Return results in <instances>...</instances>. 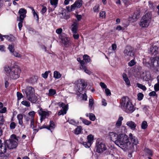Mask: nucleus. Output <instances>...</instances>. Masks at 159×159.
Wrapping results in <instances>:
<instances>
[{"instance_id": "f257e3e1", "label": "nucleus", "mask_w": 159, "mask_h": 159, "mask_svg": "<svg viewBox=\"0 0 159 159\" xmlns=\"http://www.w3.org/2000/svg\"><path fill=\"white\" fill-rule=\"evenodd\" d=\"M115 143L116 145L122 149L129 148L130 144L128 137L124 134H119Z\"/></svg>"}, {"instance_id": "f03ea898", "label": "nucleus", "mask_w": 159, "mask_h": 159, "mask_svg": "<svg viewBox=\"0 0 159 159\" xmlns=\"http://www.w3.org/2000/svg\"><path fill=\"white\" fill-rule=\"evenodd\" d=\"M120 105L121 108L127 113H132L135 110L134 106L127 97H123L122 98Z\"/></svg>"}, {"instance_id": "7ed1b4c3", "label": "nucleus", "mask_w": 159, "mask_h": 159, "mask_svg": "<svg viewBox=\"0 0 159 159\" xmlns=\"http://www.w3.org/2000/svg\"><path fill=\"white\" fill-rule=\"evenodd\" d=\"M4 70L7 75L12 79H16L18 78L20 73V70L16 66L11 68L8 66H6Z\"/></svg>"}, {"instance_id": "20e7f679", "label": "nucleus", "mask_w": 159, "mask_h": 159, "mask_svg": "<svg viewBox=\"0 0 159 159\" xmlns=\"http://www.w3.org/2000/svg\"><path fill=\"white\" fill-rule=\"evenodd\" d=\"M18 141V139L16 135L12 134L9 140H6L5 142V146L10 149L15 148L17 146Z\"/></svg>"}, {"instance_id": "39448f33", "label": "nucleus", "mask_w": 159, "mask_h": 159, "mask_svg": "<svg viewBox=\"0 0 159 159\" xmlns=\"http://www.w3.org/2000/svg\"><path fill=\"white\" fill-rule=\"evenodd\" d=\"M152 20V14L151 12H148L142 17L140 25L142 27H147Z\"/></svg>"}, {"instance_id": "423d86ee", "label": "nucleus", "mask_w": 159, "mask_h": 159, "mask_svg": "<svg viewBox=\"0 0 159 159\" xmlns=\"http://www.w3.org/2000/svg\"><path fill=\"white\" fill-rule=\"evenodd\" d=\"M74 84L75 90L78 92L80 93L86 87L85 83L84 80L79 79L75 81Z\"/></svg>"}, {"instance_id": "0eeeda50", "label": "nucleus", "mask_w": 159, "mask_h": 159, "mask_svg": "<svg viewBox=\"0 0 159 159\" xmlns=\"http://www.w3.org/2000/svg\"><path fill=\"white\" fill-rule=\"evenodd\" d=\"M107 148L105 143L103 142L97 140L96 150L98 153H102L107 150Z\"/></svg>"}, {"instance_id": "6e6552de", "label": "nucleus", "mask_w": 159, "mask_h": 159, "mask_svg": "<svg viewBox=\"0 0 159 159\" xmlns=\"http://www.w3.org/2000/svg\"><path fill=\"white\" fill-rule=\"evenodd\" d=\"M150 66L157 71H159V57H156L151 58Z\"/></svg>"}, {"instance_id": "1a4fd4ad", "label": "nucleus", "mask_w": 159, "mask_h": 159, "mask_svg": "<svg viewBox=\"0 0 159 159\" xmlns=\"http://www.w3.org/2000/svg\"><path fill=\"white\" fill-rule=\"evenodd\" d=\"M39 108L40 109L38 111L39 114L41 116L40 121L41 122H42L43 119L47 118L51 114V112L48 111H44L41 107Z\"/></svg>"}, {"instance_id": "9d476101", "label": "nucleus", "mask_w": 159, "mask_h": 159, "mask_svg": "<svg viewBox=\"0 0 159 159\" xmlns=\"http://www.w3.org/2000/svg\"><path fill=\"white\" fill-rule=\"evenodd\" d=\"M82 0H77L75 3L71 5L70 7H67L68 11H73L76 8H80L82 5Z\"/></svg>"}, {"instance_id": "9b49d317", "label": "nucleus", "mask_w": 159, "mask_h": 159, "mask_svg": "<svg viewBox=\"0 0 159 159\" xmlns=\"http://www.w3.org/2000/svg\"><path fill=\"white\" fill-rule=\"evenodd\" d=\"M59 106L61 107L63 110H61L58 113V115H64L66 113V111L68 109V105H66L64 103L62 102H59L58 104Z\"/></svg>"}, {"instance_id": "f8f14e48", "label": "nucleus", "mask_w": 159, "mask_h": 159, "mask_svg": "<svg viewBox=\"0 0 159 159\" xmlns=\"http://www.w3.org/2000/svg\"><path fill=\"white\" fill-rule=\"evenodd\" d=\"M59 38L61 39L62 43L66 47H68L70 45L71 41L70 40L69 38L65 36V34L63 33L59 36Z\"/></svg>"}, {"instance_id": "ddd939ff", "label": "nucleus", "mask_w": 159, "mask_h": 159, "mask_svg": "<svg viewBox=\"0 0 159 159\" xmlns=\"http://www.w3.org/2000/svg\"><path fill=\"white\" fill-rule=\"evenodd\" d=\"M125 57L127 58L133 57L134 55L133 49L130 46H127L124 51Z\"/></svg>"}, {"instance_id": "4468645a", "label": "nucleus", "mask_w": 159, "mask_h": 159, "mask_svg": "<svg viewBox=\"0 0 159 159\" xmlns=\"http://www.w3.org/2000/svg\"><path fill=\"white\" fill-rule=\"evenodd\" d=\"M18 13L20 16L19 19L22 21V20H23L24 18L26 16L27 10L24 8H21L19 9Z\"/></svg>"}, {"instance_id": "2eb2a0df", "label": "nucleus", "mask_w": 159, "mask_h": 159, "mask_svg": "<svg viewBox=\"0 0 159 159\" xmlns=\"http://www.w3.org/2000/svg\"><path fill=\"white\" fill-rule=\"evenodd\" d=\"M139 17V14L138 12H134L132 16H130L129 20L132 22L136 21Z\"/></svg>"}, {"instance_id": "dca6fc26", "label": "nucleus", "mask_w": 159, "mask_h": 159, "mask_svg": "<svg viewBox=\"0 0 159 159\" xmlns=\"http://www.w3.org/2000/svg\"><path fill=\"white\" fill-rule=\"evenodd\" d=\"M25 92L26 95L27 97L34 94V89L31 87H27L25 90Z\"/></svg>"}, {"instance_id": "f3484780", "label": "nucleus", "mask_w": 159, "mask_h": 159, "mask_svg": "<svg viewBox=\"0 0 159 159\" xmlns=\"http://www.w3.org/2000/svg\"><path fill=\"white\" fill-rule=\"evenodd\" d=\"M129 136L131 143L135 145L138 143V141L137 138L135 136L133 135L131 133L129 134Z\"/></svg>"}, {"instance_id": "a211bd4d", "label": "nucleus", "mask_w": 159, "mask_h": 159, "mask_svg": "<svg viewBox=\"0 0 159 159\" xmlns=\"http://www.w3.org/2000/svg\"><path fill=\"white\" fill-rule=\"evenodd\" d=\"M157 49L158 48L157 46L153 45L150 47L149 50V53L155 55L157 53Z\"/></svg>"}, {"instance_id": "6ab92c4d", "label": "nucleus", "mask_w": 159, "mask_h": 159, "mask_svg": "<svg viewBox=\"0 0 159 159\" xmlns=\"http://www.w3.org/2000/svg\"><path fill=\"white\" fill-rule=\"evenodd\" d=\"M11 54L12 55H13L15 57L20 58L21 59H25L26 58V57L24 55H21L18 52L15 51L12 52Z\"/></svg>"}, {"instance_id": "aec40b11", "label": "nucleus", "mask_w": 159, "mask_h": 159, "mask_svg": "<svg viewBox=\"0 0 159 159\" xmlns=\"http://www.w3.org/2000/svg\"><path fill=\"white\" fill-rule=\"evenodd\" d=\"M126 124L132 130L135 129L136 126V124L134 122L132 121L127 122Z\"/></svg>"}, {"instance_id": "412c9836", "label": "nucleus", "mask_w": 159, "mask_h": 159, "mask_svg": "<svg viewBox=\"0 0 159 159\" xmlns=\"http://www.w3.org/2000/svg\"><path fill=\"white\" fill-rule=\"evenodd\" d=\"M27 97L28 100L32 103H35L37 100V97L34 93Z\"/></svg>"}, {"instance_id": "4be33fe9", "label": "nucleus", "mask_w": 159, "mask_h": 159, "mask_svg": "<svg viewBox=\"0 0 159 159\" xmlns=\"http://www.w3.org/2000/svg\"><path fill=\"white\" fill-rule=\"evenodd\" d=\"M38 77L36 76H33L27 80L28 82L32 84H34L37 82Z\"/></svg>"}, {"instance_id": "5701e85b", "label": "nucleus", "mask_w": 159, "mask_h": 159, "mask_svg": "<svg viewBox=\"0 0 159 159\" xmlns=\"http://www.w3.org/2000/svg\"><path fill=\"white\" fill-rule=\"evenodd\" d=\"M0 156H2V155L6 152L7 149L5 146H3L2 141L0 140Z\"/></svg>"}, {"instance_id": "b1692460", "label": "nucleus", "mask_w": 159, "mask_h": 159, "mask_svg": "<svg viewBox=\"0 0 159 159\" xmlns=\"http://www.w3.org/2000/svg\"><path fill=\"white\" fill-rule=\"evenodd\" d=\"M30 127L33 128L34 130H36L37 132L38 131V129H36L37 127V124L34 120L30 121Z\"/></svg>"}, {"instance_id": "393cba45", "label": "nucleus", "mask_w": 159, "mask_h": 159, "mask_svg": "<svg viewBox=\"0 0 159 159\" xmlns=\"http://www.w3.org/2000/svg\"><path fill=\"white\" fill-rule=\"evenodd\" d=\"M17 118L19 124L22 126H23V115L22 114H19L17 115Z\"/></svg>"}, {"instance_id": "a878e982", "label": "nucleus", "mask_w": 159, "mask_h": 159, "mask_svg": "<svg viewBox=\"0 0 159 159\" xmlns=\"http://www.w3.org/2000/svg\"><path fill=\"white\" fill-rule=\"evenodd\" d=\"M94 139V136L92 134H89L87 137L88 143H89V145L91 146L93 143Z\"/></svg>"}, {"instance_id": "bb28decb", "label": "nucleus", "mask_w": 159, "mask_h": 159, "mask_svg": "<svg viewBox=\"0 0 159 159\" xmlns=\"http://www.w3.org/2000/svg\"><path fill=\"white\" fill-rule=\"evenodd\" d=\"M122 77L123 79L125 81L126 84L128 86H130V82L129 80L127 77V75L125 73H123L122 75Z\"/></svg>"}, {"instance_id": "cd10ccee", "label": "nucleus", "mask_w": 159, "mask_h": 159, "mask_svg": "<svg viewBox=\"0 0 159 159\" xmlns=\"http://www.w3.org/2000/svg\"><path fill=\"white\" fill-rule=\"evenodd\" d=\"M78 29V24L75 22H74L71 25V30L72 33L77 32Z\"/></svg>"}, {"instance_id": "c85d7f7f", "label": "nucleus", "mask_w": 159, "mask_h": 159, "mask_svg": "<svg viewBox=\"0 0 159 159\" xmlns=\"http://www.w3.org/2000/svg\"><path fill=\"white\" fill-rule=\"evenodd\" d=\"M109 135L111 139L113 141L115 139H117L118 135L115 133L111 132L109 133Z\"/></svg>"}, {"instance_id": "c756f323", "label": "nucleus", "mask_w": 159, "mask_h": 159, "mask_svg": "<svg viewBox=\"0 0 159 159\" xmlns=\"http://www.w3.org/2000/svg\"><path fill=\"white\" fill-rule=\"evenodd\" d=\"M123 120V118L122 116H119L116 124V126L118 127H121L122 125V121Z\"/></svg>"}, {"instance_id": "7c9ffc66", "label": "nucleus", "mask_w": 159, "mask_h": 159, "mask_svg": "<svg viewBox=\"0 0 159 159\" xmlns=\"http://www.w3.org/2000/svg\"><path fill=\"white\" fill-rule=\"evenodd\" d=\"M55 127V125L54 122L52 121H51L50 122V125L48 127H42L40 129H42L43 128H46L50 130L54 128Z\"/></svg>"}, {"instance_id": "2f4dec72", "label": "nucleus", "mask_w": 159, "mask_h": 159, "mask_svg": "<svg viewBox=\"0 0 159 159\" xmlns=\"http://www.w3.org/2000/svg\"><path fill=\"white\" fill-rule=\"evenodd\" d=\"M4 38L10 41H15L16 39L15 37L11 35H10V36L4 35Z\"/></svg>"}, {"instance_id": "473e14b6", "label": "nucleus", "mask_w": 159, "mask_h": 159, "mask_svg": "<svg viewBox=\"0 0 159 159\" xmlns=\"http://www.w3.org/2000/svg\"><path fill=\"white\" fill-rule=\"evenodd\" d=\"M61 76V75L58 71H55L53 73V77L56 79H60Z\"/></svg>"}, {"instance_id": "72a5a7b5", "label": "nucleus", "mask_w": 159, "mask_h": 159, "mask_svg": "<svg viewBox=\"0 0 159 159\" xmlns=\"http://www.w3.org/2000/svg\"><path fill=\"white\" fill-rule=\"evenodd\" d=\"M8 48L11 53L15 51V45L14 44L12 43L9 44Z\"/></svg>"}, {"instance_id": "f704fd0d", "label": "nucleus", "mask_w": 159, "mask_h": 159, "mask_svg": "<svg viewBox=\"0 0 159 159\" xmlns=\"http://www.w3.org/2000/svg\"><path fill=\"white\" fill-rule=\"evenodd\" d=\"M32 10L33 16L34 18L37 20H38L39 19V16L37 13L35 12L34 9L32 7H30Z\"/></svg>"}, {"instance_id": "c9c22d12", "label": "nucleus", "mask_w": 159, "mask_h": 159, "mask_svg": "<svg viewBox=\"0 0 159 159\" xmlns=\"http://www.w3.org/2000/svg\"><path fill=\"white\" fill-rule=\"evenodd\" d=\"M35 114V112L34 111H30L28 113L29 117L30 118V121L34 120V118Z\"/></svg>"}, {"instance_id": "e433bc0d", "label": "nucleus", "mask_w": 159, "mask_h": 159, "mask_svg": "<svg viewBox=\"0 0 159 159\" xmlns=\"http://www.w3.org/2000/svg\"><path fill=\"white\" fill-rule=\"evenodd\" d=\"M56 92L55 89H50L49 90V92L48 94L49 96H52L56 94Z\"/></svg>"}, {"instance_id": "4c0bfd02", "label": "nucleus", "mask_w": 159, "mask_h": 159, "mask_svg": "<svg viewBox=\"0 0 159 159\" xmlns=\"http://www.w3.org/2000/svg\"><path fill=\"white\" fill-rule=\"evenodd\" d=\"M58 0H50V3L51 5L53 6L54 8H55L58 4Z\"/></svg>"}, {"instance_id": "58836bf2", "label": "nucleus", "mask_w": 159, "mask_h": 159, "mask_svg": "<svg viewBox=\"0 0 159 159\" xmlns=\"http://www.w3.org/2000/svg\"><path fill=\"white\" fill-rule=\"evenodd\" d=\"M82 130V127L81 126H79L75 129L74 133L76 134H78L81 133Z\"/></svg>"}, {"instance_id": "ea45409f", "label": "nucleus", "mask_w": 159, "mask_h": 159, "mask_svg": "<svg viewBox=\"0 0 159 159\" xmlns=\"http://www.w3.org/2000/svg\"><path fill=\"white\" fill-rule=\"evenodd\" d=\"M81 70H84V71L86 74H88L89 75H90L92 74V72L88 70L87 68V67L86 66L85 67H84L83 68V66H82L81 68Z\"/></svg>"}, {"instance_id": "a19ab883", "label": "nucleus", "mask_w": 159, "mask_h": 159, "mask_svg": "<svg viewBox=\"0 0 159 159\" xmlns=\"http://www.w3.org/2000/svg\"><path fill=\"white\" fill-rule=\"evenodd\" d=\"M83 60L86 63H88L90 61L89 57L87 55H84L83 56Z\"/></svg>"}, {"instance_id": "79ce46f5", "label": "nucleus", "mask_w": 159, "mask_h": 159, "mask_svg": "<svg viewBox=\"0 0 159 159\" xmlns=\"http://www.w3.org/2000/svg\"><path fill=\"white\" fill-rule=\"evenodd\" d=\"M80 119L81 120L83 123L86 125H89L91 123V122L86 119H84L80 117Z\"/></svg>"}, {"instance_id": "37998d69", "label": "nucleus", "mask_w": 159, "mask_h": 159, "mask_svg": "<svg viewBox=\"0 0 159 159\" xmlns=\"http://www.w3.org/2000/svg\"><path fill=\"white\" fill-rule=\"evenodd\" d=\"M148 126L147 122L145 121H144L142 122L141 124V127L143 129H145L147 128Z\"/></svg>"}, {"instance_id": "c03bdc74", "label": "nucleus", "mask_w": 159, "mask_h": 159, "mask_svg": "<svg viewBox=\"0 0 159 159\" xmlns=\"http://www.w3.org/2000/svg\"><path fill=\"white\" fill-rule=\"evenodd\" d=\"M136 85L138 88L142 89L143 90L145 91L146 90V88L145 86L139 83H137Z\"/></svg>"}, {"instance_id": "a18cd8bd", "label": "nucleus", "mask_w": 159, "mask_h": 159, "mask_svg": "<svg viewBox=\"0 0 159 159\" xmlns=\"http://www.w3.org/2000/svg\"><path fill=\"white\" fill-rule=\"evenodd\" d=\"M114 130L117 133H120L121 132V127H118L116 125L114 129Z\"/></svg>"}, {"instance_id": "49530a36", "label": "nucleus", "mask_w": 159, "mask_h": 159, "mask_svg": "<svg viewBox=\"0 0 159 159\" xmlns=\"http://www.w3.org/2000/svg\"><path fill=\"white\" fill-rule=\"evenodd\" d=\"M50 72V71H46L43 74H42V76L44 79H46L47 78L49 73Z\"/></svg>"}, {"instance_id": "de8ad7c7", "label": "nucleus", "mask_w": 159, "mask_h": 159, "mask_svg": "<svg viewBox=\"0 0 159 159\" xmlns=\"http://www.w3.org/2000/svg\"><path fill=\"white\" fill-rule=\"evenodd\" d=\"M21 104L27 107H29L30 106V103L28 101H23L21 102Z\"/></svg>"}, {"instance_id": "09e8293b", "label": "nucleus", "mask_w": 159, "mask_h": 159, "mask_svg": "<svg viewBox=\"0 0 159 159\" xmlns=\"http://www.w3.org/2000/svg\"><path fill=\"white\" fill-rule=\"evenodd\" d=\"M136 64V62L134 59H133L129 62L128 65L129 66H132Z\"/></svg>"}, {"instance_id": "8fccbe9b", "label": "nucleus", "mask_w": 159, "mask_h": 159, "mask_svg": "<svg viewBox=\"0 0 159 159\" xmlns=\"http://www.w3.org/2000/svg\"><path fill=\"white\" fill-rule=\"evenodd\" d=\"M72 33L73 36L75 39H79V35L77 32H73Z\"/></svg>"}, {"instance_id": "3c124183", "label": "nucleus", "mask_w": 159, "mask_h": 159, "mask_svg": "<svg viewBox=\"0 0 159 159\" xmlns=\"http://www.w3.org/2000/svg\"><path fill=\"white\" fill-rule=\"evenodd\" d=\"M89 119L92 121H94L95 120V116L92 113H89Z\"/></svg>"}, {"instance_id": "603ef678", "label": "nucleus", "mask_w": 159, "mask_h": 159, "mask_svg": "<svg viewBox=\"0 0 159 159\" xmlns=\"http://www.w3.org/2000/svg\"><path fill=\"white\" fill-rule=\"evenodd\" d=\"M99 6L98 4L96 5L93 7V10L94 12H98L99 11Z\"/></svg>"}, {"instance_id": "864d4df0", "label": "nucleus", "mask_w": 159, "mask_h": 159, "mask_svg": "<svg viewBox=\"0 0 159 159\" xmlns=\"http://www.w3.org/2000/svg\"><path fill=\"white\" fill-rule=\"evenodd\" d=\"M138 99L139 101L141 100L143 97V95L142 93H139L137 95Z\"/></svg>"}, {"instance_id": "5fc2aeb1", "label": "nucleus", "mask_w": 159, "mask_h": 159, "mask_svg": "<svg viewBox=\"0 0 159 159\" xmlns=\"http://www.w3.org/2000/svg\"><path fill=\"white\" fill-rule=\"evenodd\" d=\"M68 121L70 124L74 125H76L77 124V122L73 119L69 120Z\"/></svg>"}, {"instance_id": "6e6d98bb", "label": "nucleus", "mask_w": 159, "mask_h": 159, "mask_svg": "<svg viewBox=\"0 0 159 159\" xmlns=\"http://www.w3.org/2000/svg\"><path fill=\"white\" fill-rule=\"evenodd\" d=\"M89 102V107L90 109H91L94 103L93 100L92 99H90Z\"/></svg>"}, {"instance_id": "4d7b16f0", "label": "nucleus", "mask_w": 159, "mask_h": 159, "mask_svg": "<svg viewBox=\"0 0 159 159\" xmlns=\"http://www.w3.org/2000/svg\"><path fill=\"white\" fill-rule=\"evenodd\" d=\"M106 16V12L105 11H101L100 13V17L102 18H105Z\"/></svg>"}, {"instance_id": "13d9d810", "label": "nucleus", "mask_w": 159, "mask_h": 159, "mask_svg": "<svg viewBox=\"0 0 159 159\" xmlns=\"http://www.w3.org/2000/svg\"><path fill=\"white\" fill-rule=\"evenodd\" d=\"M145 152L150 156H152V151L148 148H146L145 149Z\"/></svg>"}, {"instance_id": "bf43d9fd", "label": "nucleus", "mask_w": 159, "mask_h": 159, "mask_svg": "<svg viewBox=\"0 0 159 159\" xmlns=\"http://www.w3.org/2000/svg\"><path fill=\"white\" fill-rule=\"evenodd\" d=\"M117 47L116 45L115 44H113L111 45V48L112 51L111 53H112L115 52L116 49Z\"/></svg>"}, {"instance_id": "052dcab7", "label": "nucleus", "mask_w": 159, "mask_h": 159, "mask_svg": "<svg viewBox=\"0 0 159 159\" xmlns=\"http://www.w3.org/2000/svg\"><path fill=\"white\" fill-rule=\"evenodd\" d=\"M16 126V123L14 122H11L10 124V128L11 129H14Z\"/></svg>"}, {"instance_id": "680f3d73", "label": "nucleus", "mask_w": 159, "mask_h": 159, "mask_svg": "<svg viewBox=\"0 0 159 159\" xmlns=\"http://www.w3.org/2000/svg\"><path fill=\"white\" fill-rule=\"evenodd\" d=\"M154 90L156 91L159 90V84L156 83L154 85Z\"/></svg>"}, {"instance_id": "e2e57ef3", "label": "nucleus", "mask_w": 159, "mask_h": 159, "mask_svg": "<svg viewBox=\"0 0 159 159\" xmlns=\"http://www.w3.org/2000/svg\"><path fill=\"white\" fill-rule=\"evenodd\" d=\"M105 92L107 96H110L111 95V93L110 90L108 89H105Z\"/></svg>"}, {"instance_id": "0e129e2a", "label": "nucleus", "mask_w": 159, "mask_h": 159, "mask_svg": "<svg viewBox=\"0 0 159 159\" xmlns=\"http://www.w3.org/2000/svg\"><path fill=\"white\" fill-rule=\"evenodd\" d=\"M17 95L18 100H20L23 97L22 94L19 92H17Z\"/></svg>"}, {"instance_id": "69168bd1", "label": "nucleus", "mask_w": 159, "mask_h": 159, "mask_svg": "<svg viewBox=\"0 0 159 159\" xmlns=\"http://www.w3.org/2000/svg\"><path fill=\"white\" fill-rule=\"evenodd\" d=\"M4 122V120L3 116H0V125H3Z\"/></svg>"}, {"instance_id": "338daca9", "label": "nucleus", "mask_w": 159, "mask_h": 159, "mask_svg": "<svg viewBox=\"0 0 159 159\" xmlns=\"http://www.w3.org/2000/svg\"><path fill=\"white\" fill-rule=\"evenodd\" d=\"M47 9L46 7L43 6V8L41 11V13L43 14L45 13L47 11Z\"/></svg>"}, {"instance_id": "774afa93", "label": "nucleus", "mask_w": 159, "mask_h": 159, "mask_svg": "<svg viewBox=\"0 0 159 159\" xmlns=\"http://www.w3.org/2000/svg\"><path fill=\"white\" fill-rule=\"evenodd\" d=\"M0 51L2 52H5L6 51V48L3 45H0Z\"/></svg>"}]
</instances>
